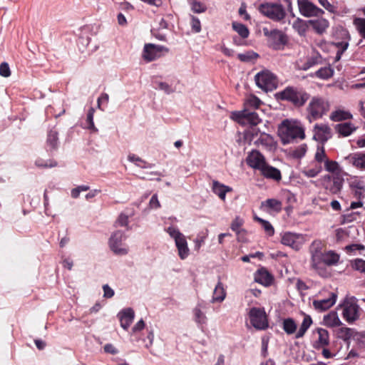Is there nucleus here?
I'll use <instances>...</instances> for the list:
<instances>
[{
    "label": "nucleus",
    "mask_w": 365,
    "mask_h": 365,
    "mask_svg": "<svg viewBox=\"0 0 365 365\" xmlns=\"http://www.w3.org/2000/svg\"><path fill=\"white\" fill-rule=\"evenodd\" d=\"M309 97L310 95L304 88L291 86L275 93L277 100L287 101L297 108L304 106Z\"/></svg>",
    "instance_id": "obj_1"
},
{
    "label": "nucleus",
    "mask_w": 365,
    "mask_h": 365,
    "mask_svg": "<svg viewBox=\"0 0 365 365\" xmlns=\"http://www.w3.org/2000/svg\"><path fill=\"white\" fill-rule=\"evenodd\" d=\"M279 135L283 144H287L297 138H305L304 130L302 128L291 124L288 120H284L279 129Z\"/></svg>",
    "instance_id": "obj_2"
},
{
    "label": "nucleus",
    "mask_w": 365,
    "mask_h": 365,
    "mask_svg": "<svg viewBox=\"0 0 365 365\" xmlns=\"http://www.w3.org/2000/svg\"><path fill=\"white\" fill-rule=\"evenodd\" d=\"M355 297H346L340 307H343L342 317L349 324H353L360 318V307Z\"/></svg>",
    "instance_id": "obj_3"
},
{
    "label": "nucleus",
    "mask_w": 365,
    "mask_h": 365,
    "mask_svg": "<svg viewBox=\"0 0 365 365\" xmlns=\"http://www.w3.org/2000/svg\"><path fill=\"white\" fill-rule=\"evenodd\" d=\"M320 182L327 193L338 195L341 191L344 179L342 175H324L320 178Z\"/></svg>",
    "instance_id": "obj_4"
},
{
    "label": "nucleus",
    "mask_w": 365,
    "mask_h": 365,
    "mask_svg": "<svg viewBox=\"0 0 365 365\" xmlns=\"http://www.w3.org/2000/svg\"><path fill=\"white\" fill-rule=\"evenodd\" d=\"M328 109L329 104L324 98L319 97L312 98L307 108L309 121L311 123L313 120L321 118Z\"/></svg>",
    "instance_id": "obj_5"
},
{
    "label": "nucleus",
    "mask_w": 365,
    "mask_h": 365,
    "mask_svg": "<svg viewBox=\"0 0 365 365\" xmlns=\"http://www.w3.org/2000/svg\"><path fill=\"white\" fill-rule=\"evenodd\" d=\"M257 86L265 91H272L277 88V76L268 70L257 73L255 76Z\"/></svg>",
    "instance_id": "obj_6"
},
{
    "label": "nucleus",
    "mask_w": 365,
    "mask_h": 365,
    "mask_svg": "<svg viewBox=\"0 0 365 365\" xmlns=\"http://www.w3.org/2000/svg\"><path fill=\"white\" fill-rule=\"evenodd\" d=\"M258 10L262 14L274 21H280L284 19L286 16L285 10L280 4H261Z\"/></svg>",
    "instance_id": "obj_7"
},
{
    "label": "nucleus",
    "mask_w": 365,
    "mask_h": 365,
    "mask_svg": "<svg viewBox=\"0 0 365 365\" xmlns=\"http://www.w3.org/2000/svg\"><path fill=\"white\" fill-rule=\"evenodd\" d=\"M245 138L249 141L250 144L253 141L254 144L257 146L262 145L269 148L273 146L274 143V138L271 135L265 133H261L259 135V130L256 128L247 130L245 133Z\"/></svg>",
    "instance_id": "obj_8"
},
{
    "label": "nucleus",
    "mask_w": 365,
    "mask_h": 365,
    "mask_svg": "<svg viewBox=\"0 0 365 365\" xmlns=\"http://www.w3.org/2000/svg\"><path fill=\"white\" fill-rule=\"evenodd\" d=\"M251 324L257 329L264 330L269 324L264 308L252 307L248 313Z\"/></svg>",
    "instance_id": "obj_9"
},
{
    "label": "nucleus",
    "mask_w": 365,
    "mask_h": 365,
    "mask_svg": "<svg viewBox=\"0 0 365 365\" xmlns=\"http://www.w3.org/2000/svg\"><path fill=\"white\" fill-rule=\"evenodd\" d=\"M235 119L240 123L249 124L255 126L261 123L262 120L255 110L250 109H243L240 111H236L232 113Z\"/></svg>",
    "instance_id": "obj_10"
},
{
    "label": "nucleus",
    "mask_w": 365,
    "mask_h": 365,
    "mask_svg": "<svg viewBox=\"0 0 365 365\" xmlns=\"http://www.w3.org/2000/svg\"><path fill=\"white\" fill-rule=\"evenodd\" d=\"M304 242V237L302 234H297L291 232H286L282 234V244L285 246L290 247L296 251L301 249Z\"/></svg>",
    "instance_id": "obj_11"
},
{
    "label": "nucleus",
    "mask_w": 365,
    "mask_h": 365,
    "mask_svg": "<svg viewBox=\"0 0 365 365\" xmlns=\"http://www.w3.org/2000/svg\"><path fill=\"white\" fill-rule=\"evenodd\" d=\"M163 51L168 53L169 49L164 46L145 43L143 51V58L146 62H151L160 58Z\"/></svg>",
    "instance_id": "obj_12"
},
{
    "label": "nucleus",
    "mask_w": 365,
    "mask_h": 365,
    "mask_svg": "<svg viewBox=\"0 0 365 365\" xmlns=\"http://www.w3.org/2000/svg\"><path fill=\"white\" fill-rule=\"evenodd\" d=\"M299 10L301 14L306 17L319 16L324 12L308 0H297Z\"/></svg>",
    "instance_id": "obj_13"
},
{
    "label": "nucleus",
    "mask_w": 365,
    "mask_h": 365,
    "mask_svg": "<svg viewBox=\"0 0 365 365\" xmlns=\"http://www.w3.org/2000/svg\"><path fill=\"white\" fill-rule=\"evenodd\" d=\"M125 237V233L121 230H117L111 235L109 239V246L115 254L125 255L128 253V250L125 248L120 247L122 241Z\"/></svg>",
    "instance_id": "obj_14"
},
{
    "label": "nucleus",
    "mask_w": 365,
    "mask_h": 365,
    "mask_svg": "<svg viewBox=\"0 0 365 365\" xmlns=\"http://www.w3.org/2000/svg\"><path fill=\"white\" fill-rule=\"evenodd\" d=\"M313 132V138L323 144L331 138V128L327 124H315Z\"/></svg>",
    "instance_id": "obj_15"
},
{
    "label": "nucleus",
    "mask_w": 365,
    "mask_h": 365,
    "mask_svg": "<svg viewBox=\"0 0 365 365\" xmlns=\"http://www.w3.org/2000/svg\"><path fill=\"white\" fill-rule=\"evenodd\" d=\"M118 318L120 322V327L125 331H128L130 324L133 323L135 318L134 310L130 308H125L120 310L117 314Z\"/></svg>",
    "instance_id": "obj_16"
},
{
    "label": "nucleus",
    "mask_w": 365,
    "mask_h": 365,
    "mask_svg": "<svg viewBox=\"0 0 365 365\" xmlns=\"http://www.w3.org/2000/svg\"><path fill=\"white\" fill-rule=\"evenodd\" d=\"M246 162L250 167L257 170H260L266 163L264 157L256 150H253L248 154Z\"/></svg>",
    "instance_id": "obj_17"
},
{
    "label": "nucleus",
    "mask_w": 365,
    "mask_h": 365,
    "mask_svg": "<svg viewBox=\"0 0 365 365\" xmlns=\"http://www.w3.org/2000/svg\"><path fill=\"white\" fill-rule=\"evenodd\" d=\"M337 294L334 292H330L327 299L314 300L313 306L316 310L324 312L331 307L336 301Z\"/></svg>",
    "instance_id": "obj_18"
},
{
    "label": "nucleus",
    "mask_w": 365,
    "mask_h": 365,
    "mask_svg": "<svg viewBox=\"0 0 365 365\" xmlns=\"http://www.w3.org/2000/svg\"><path fill=\"white\" fill-rule=\"evenodd\" d=\"M344 160L357 169L365 170V153H351Z\"/></svg>",
    "instance_id": "obj_19"
},
{
    "label": "nucleus",
    "mask_w": 365,
    "mask_h": 365,
    "mask_svg": "<svg viewBox=\"0 0 365 365\" xmlns=\"http://www.w3.org/2000/svg\"><path fill=\"white\" fill-rule=\"evenodd\" d=\"M211 190L223 202L225 201L226 194L233 190L232 187L225 185L217 180L212 181Z\"/></svg>",
    "instance_id": "obj_20"
},
{
    "label": "nucleus",
    "mask_w": 365,
    "mask_h": 365,
    "mask_svg": "<svg viewBox=\"0 0 365 365\" xmlns=\"http://www.w3.org/2000/svg\"><path fill=\"white\" fill-rule=\"evenodd\" d=\"M255 281L265 287H269L272 284L274 277L265 268H261L255 274Z\"/></svg>",
    "instance_id": "obj_21"
},
{
    "label": "nucleus",
    "mask_w": 365,
    "mask_h": 365,
    "mask_svg": "<svg viewBox=\"0 0 365 365\" xmlns=\"http://www.w3.org/2000/svg\"><path fill=\"white\" fill-rule=\"evenodd\" d=\"M343 40L341 41L334 42V45L338 48L335 56V61H339L344 52L349 47V41L350 36L349 32L346 30L342 31Z\"/></svg>",
    "instance_id": "obj_22"
},
{
    "label": "nucleus",
    "mask_w": 365,
    "mask_h": 365,
    "mask_svg": "<svg viewBox=\"0 0 365 365\" xmlns=\"http://www.w3.org/2000/svg\"><path fill=\"white\" fill-rule=\"evenodd\" d=\"M46 145L48 147V151L51 153L57 150L58 148V132L55 129V128H53L48 131Z\"/></svg>",
    "instance_id": "obj_23"
},
{
    "label": "nucleus",
    "mask_w": 365,
    "mask_h": 365,
    "mask_svg": "<svg viewBox=\"0 0 365 365\" xmlns=\"http://www.w3.org/2000/svg\"><path fill=\"white\" fill-rule=\"evenodd\" d=\"M262 175L268 179H272L279 181L282 179L281 172L279 169L267 165L266 163L259 170Z\"/></svg>",
    "instance_id": "obj_24"
},
{
    "label": "nucleus",
    "mask_w": 365,
    "mask_h": 365,
    "mask_svg": "<svg viewBox=\"0 0 365 365\" xmlns=\"http://www.w3.org/2000/svg\"><path fill=\"white\" fill-rule=\"evenodd\" d=\"M356 129L357 127L349 122L341 123L335 125L336 131L339 134V135L343 137L349 136Z\"/></svg>",
    "instance_id": "obj_25"
},
{
    "label": "nucleus",
    "mask_w": 365,
    "mask_h": 365,
    "mask_svg": "<svg viewBox=\"0 0 365 365\" xmlns=\"http://www.w3.org/2000/svg\"><path fill=\"white\" fill-rule=\"evenodd\" d=\"M178 250V255L181 259H186L189 255V248L184 235L175 241Z\"/></svg>",
    "instance_id": "obj_26"
},
{
    "label": "nucleus",
    "mask_w": 365,
    "mask_h": 365,
    "mask_svg": "<svg viewBox=\"0 0 365 365\" xmlns=\"http://www.w3.org/2000/svg\"><path fill=\"white\" fill-rule=\"evenodd\" d=\"M312 323V317L309 315L305 314L299 330L296 332L295 338L299 339L303 337Z\"/></svg>",
    "instance_id": "obj_27"
},
{
    "label": "nucleus",
    "mask_w": 365,
    "mask_h": 365,
    "mask_svg": "<svg viewBox=\"0 0 365 365\" xmlns=\"http://www.w3.org/2000/svg\"><path fill=\"white\" fill-rule=\"evenodd\" d=\"M339 255L330 250L323 253L322 263L327 266L336 265L339 262Z\"/></svg>",
    "instance_id": "obj_28"
},
{
    "label": "nucleus",
    "mask_w": 365,
    "mask_h": 365,
    "mask_svg": "<svg viewBox=\"0 0 365 365\" xmlns=\"http://www.w3.org/2000/svg\"><path fill=\"white\" fill-rule=\"evenodd\" d=\"M310 24L313 29L319 34L325 32L327 29L329 27V23L325 19H318L316 20L310 21Z\"/></svg>",
    "instance_id": "obj_29"
},
{
    "label": "nucleus",
    "mask_w": 365,
    "mask_h": 365,
    "mask_svg": "<svg viewBox=\"0 0 365 365\" xmlns=\"http://www.w3.org/2000/svg\"><path fill=\"white\" fill-rule=\"evenodd\" d=\"M324 322L329 327H339L342 324L336 312H331L327 315H325L324 317Z\"/></svg>",
    "instance_id": "obj_30"
},
{
    "label": "nucleus",
    "mask_w": 365,
    "mask_h": 365,
    "mask_svg": "<svg viewBox=\"0 0 365 365\" xmlns=\"http://www.w3.org/2000/svg\"><path fill=\"white\" fill-rule=\"evenodd\" d=\"M297 324L294 319L288 317L282 321V329L288 334L291 335L297 332Z\"/></svg>",
    "instance_id": "obj_31"
},
{
    "label": "nucleus",
    "mask_w": 365,
    "mask_h": 365,
    "mask_svg": "<svg viewBox=\"0 0 365 365\" xmlns=\"http://www.w3.org/2000/svg\"><path fill=\"white\" fill-rule=\"evenodd\" d=\"M324 169L329 172V175H341L342 170L339 164L334 160L328 159L324 163Z\"/></svg>",
    "instance_id": "obj_32"
},
{
    "label": "nucleus",
    "mask_w": 365,
    "mask_h": 365,
    "mask_svg": "<svg viewBox=\"0 0 365 365\" xmlns=\"http://www.w3.org/2000/svg\"><path fill=\"white\" fill-rule=\"evenodd\" d=\"M225 296L226 292L224 289L223 285L220 282H219L214 289L212 302H221L225 299Z\"/></svg>",
    "instance_id": "obj_33"
},
{
    "label": "nucleus",
    "mask_w": 365,
    "mask_h": 365,
    "mask_svg": "<svg viewBox=\"0 0 365 365\" xmlns=\"http://www.w3.org/2000/svg\"><path fill=\"white\" fill-rule=\"evenodd\" d=\"M352 118L350 112L344 110H336L331 113L330 119L334 122L346 120Z\"/></svg>",
    "instance_id": "obj_34"
},
{
    "label": "nucleus",
    "mask_w": 365,
    "mask_h": 365,
    "mask_svg": "<svg viewBox=\"0 0 365 365\" xmlns=\"http://www.w3.org/2000/svg\"><path fill=\"white\" fill-rule=\"evenodd\" d=\"M262 207L279 212L282 209V204L279 200L271 198L262 202Z\"/></svg>",
    "instance_id": "obj_35"
},
{
    "label": "nucleus",
    "mask_w": 365,
    "mask_h": 365,
    "mask_svg": "<svg viewBox=\"0 0 365 365\" xmlns=\"http://www.w3.org/2000/svg\"><path fill=\"white\" fill-rule=\"evenodd\" d=\"M94 113L95 109L93 107H90L86 114V126H85V128L89 130L91 133H98V129L95 126L93 121Z\"/></svg>",
    "instance_id": "obj_36"
},
{
    "label": "nucleus",
    "mask_w": 365,
    "mask_h": 365,
    "mask_svg": "<svg viewBox=\"0 0 365 365\" xmlns=\"http://www.w3.org/2000/svg\"><path fill=\"white\" fill-rule=\"evenodd\" d=\"M128 159L130 162L134 163L136 166L141 168H152L155 166V164L148 163L135 154H129Z\"/></svg>",
    "instance_id": "obj_37"
},
{
    "label": "nucleus",
    "mask_w": 365,
    "mask_h": 365,
    "mask_svg": "<svg viewBox=\"0 0 365 365\" xmlns=\"http://www.w3.org/2000/svg\"><path fill=\"white\" fill-rule=\"evenodd\" d=\"M311 263L312 267L314 269H317L320 267V264L322 262L323 253L318 249H311Z\"/></svg>",
    "instance_id": "obj_38"
},
{
    "label": "nucleus",
    "mask_w": 365,
    "mask_h": 365,
    "mask_svg": "<svg viewBox=\"0 0 365 365\" xmlns=\"http://www.w3.org/2000/svg\"><path fill=\"white\" fill-rule=\"evenodd\" d=\"M232 26L233 30L236 31L242 38H247L249 36V29L245 24L237 21H233Z\"/></svg>",
    "instance_id": "obj_39"
},
{
    "label": "nucleus",
    "mask_w": 365,
    "mask_h": 365,
    "mask_svg": "<svg viewBox=\"0 0 365 365\" xmlns=\"http://www.w3.org/2000/svg\"><path fill=\"white\" fill-rule=\"evenodd\" d=\"M259 57V54L253 51H247L243 53H239L237 58L242 62L250 63L254 62Z\"/></svg>",
    "instance_id": "obj_40"
},
{
    "label": "nucleus",
    "mask_w": 365,
    "mask_h": 365,
    "mask_svg": "<svg viewBox=\"0 0 365 365\" xmlns=\"http://www.w3.org/2000/svg\"><path fill=\"white\" fill-rule=\"evenodd\" d=\"M254 220L256 222H258L259 223L261 224L262 228L264 229V232H266V234L268 236L272 237L274 235V229L273 226L272 225V224L269 221L265 220H264L259 217H257V216H255L254 217Z\"/></svg>",
    "instance_id": "obj_41"
},
{
    "label": "nucleus",
    "mask_w": 365,
    "mask_h": 365,
    "mask_svg": "<svg viewBox=\"0 0 365 365\" xmlns=\"http://www.w3.org/2000/svg\"><path fill=\"white\" fill-rule=\"evenodd\" d=\"M262 101L257 96H250L244 103V109H250L252 110H255L259 107Z\"/></svg>",
    "instance_id": "obj_42"
},
{
    "label": "nucleus",
    "mask_w": 365,
    "mask_h": 365,
    "mask_svg": "<svg viewBox=\"0 0 365 365\" xmlns=\"http://www.w3.org/2000/svg\"><path fill=\"white\" fill-rule=\"evenodd\" d=\"M270 36L276 46L284 45L287 43L286 36L278 30L272 31Z\"/></svg>",
    "instance_id": "obj_43"
},
{
    "label": "nucleus",
    "mask_w": 365,
    "mask_h": 365,
    "mask_svg": "<svg viewBox=\"0 0 365 365\" xmlns=\"http://www.w3.org/2000/svg\"><path fill=\"white\" fill-rule=\"evenodd\" d=\"M153 88L156 90L163 91L166 94H170L175 91V88L166 82L155 81Z\"/></svg>",
    "instance_id": "obj_44"
},
{
    "label": "nucleus",
    "mask_w": 365,
    "mask_h": 365,
    "mask_svg": "<svg viewBox=\"0 0 365 365\" xmlns=\"http://www.w3.org/2000/svg\"><path fill=\"white\" fill-rule=\"evenodd\" d=\"M244 223V220L239 216H237L232 222L230 228L232 231L235 232L237 236H240L241 233H246L244 229H241Z\"/></svg>",
    "instance_id": "obj_45"
},
{
    "label": "nucleus",
    "mask_w": 365,
    "mask_h": 365,
    "mask_svg": "<svg viewBox=\"0 0 365 365\" xmlns=\"http://www.w3.org/2000/svg\"><path fill=\"white\" fill-rule=\"evenodd\" d=\"M317 333L319 334L318 343L322 346L329 345V336L328 331L322 328H319Z\"/></svg>",
    "instance_id": "obj_46"
},
{
    "label": "nucleus",
    "mask_w": 365,
    "mask_h": 365,
    "mask_svg": "<svg viewBox=\"0 0 365 365\" xmlns=\"http://www.w3.org/2000/svg\"><path fill=\"white\" fill-rule=\"evenodd\" d=\"M200 304H198L193 310L195 321L197 323L198 327L204 331V316L200 308Z\"/></svg>",
    "instance_id": "obj_47"
},
{
    "label": "nucleus",
    "mask_w": 365,
    "mask_h": 365,
    "mask_svg": "<svg viewBox=\"0 0 365 365\" xmlns=\"http://www.w3.org/2000/svg\"><path fill=\"white\" fill-rule=\"evenodd\" d=\"M334 71L331 67H323L316 71L317 77L322 79H328L333 76Z\"/></svg>",
    "instance_id": "obj_48"
},
{
    "label": "nucleus",
    "mask_w": 365,
    "mask_h": 365,
    "mask_svg": "<svg viewBox=\"0 0 365 365\" xmlns=\"http://www.w3.org/2000/svg\"><path fill=\"white\" fill-rule=\"evenodd\" d=\"M353 329L349 327H341L337 331V335L339 339L344 341H348L351 337Z\"/></svg>",
    "instance_id": "obj_49"
},
{
    "label": "nucleus",
    "mask_w": 365,
    "mask_h": 365,
    "mask_svg": "<svg viewBox=\"0 0 365 365\" xmlns=\"http://www.w3.org/2000/svg\"><path fill=\"white\" fill-rule=\"evenodd\" d=\"M319 4L323 6L326 10L332 14H339L338 7L329 3L328 0H318Z\"/></svg>",
    "instance_id": "obj_50"
},
{
    "label": "nucleus",
    "mask_w": 365,
    "mask_h": 365,
    "mask_svg": "<svg viewBox=\"0 0 365 365\" xmlns=\"http://www.w3.org/2000/svg\"><path fill=\"white\" fill-rule=\"evenodd\" d=\"M314 159L318 163H325V161L329 159L325 153L324 148L323 146L317 148Z\"/></svg>",
    "instance_id": "obj_51"
},
{
    "label": "nucleus",
    "mask_w": 365,
    "mask_h": 365,
    "mask_svg": "<svg viewBox=\"0 0 365 365\" xmlns=\"http://www.w3.org/2000/svg\"><path fill=\"white\" fill-rule=\"evenodd\" d=\"M351 267L354 269L361 273H365V260L362 259H356L351 262Z\"/></svg>",
    "instance_id": "obj_52"
},
{
    "label": "nucleus",
    "mask_w": 365,
    "mask_h": 365,
    "mask_svg": "<svg viewBox=\"0 0 365 365\" xmlns=\"http://www.w3.org/2000/svg\"><path fill=\"white\" fill-rule=\"evenodd\" d=\"M322 170V166L317 165L315 168L304 170L303 174L308 178H314L321 173Z\"/></svg>",
    "instance_id": "obj_53"
},
{
    "label": "nucleus",
    "mask_w": 365,
    "mask_h": 365,
    "mask_svg": "<svg viewBox=\"0 0 365 365\" xmlns=\"http://www.w3.org/2000/svg\"><path fill=\"white\" fill-rule=\"evenodd\" d=\"M190 26L192 31L194 33H199L201 31V23L200 19L197 17L192 15L190 16Z\"/></svg>",
    "instance_id": "obj_54"
},
{
    "label": "nucleus",
    "mask_w": 365,
    "mask_h": 365,
    "mask_svg": "<svg viewBox=\"0 0 365 365\" xmlns=\"http://www.w3.org/2000/svg\"><path fill=\"white\" fill-rule=\"evenodd\" d=\"M166 232L169 234V235L175 240V241L180 237H182V233L180 232L178 228H175L173 226H170L166 229Z\"/></svg>",
    "instance_id": "obj_55"
},
{
    "label": "nucleus",
    "mask_w": 365,
    "mask_h": 365,
    "mask_svg": "<svg viewBox=\"0 0 365 365\" xmlns=\"http://www.w3.org/2000/svg\"><path fill=\"white\" fill-rule=\"evenodd\" d=\"M354 24L357 26L361 36L365 38V19H355Z\"/></svg>",
    "instance_id": "obj_56"
},
{
    "label": "nucleus",
    "mask_w": 365,
    "mask_h": 365,
    "mask_svg": "<svg viewBox=\"0 0 365 365\" xmlns=\"http://www.w3.org/2000/svg\"><path fill=\"white\" fill-rule=\"evenodd\" d=\"M0 76L5 78L11 76V70L8 63L2 62L0 64Z\"/></svg>",
    "instance_id": "obj_57"
},
{
    "label": "nucleus",
    "mask_w": 365,
    "mask_h": 365,
    "mask_svg": "<svg viewBox=\"0 0 365 365\" xmlns=\"http://www.w3.org/2000/svg\"><path fill=\"white\" fill-rule=\"evenodd\" d=\"M293 28L297 31L300 35H303L305 33L306 28L304 22L298 19L293 24Z\"/></svg>",
    "instance_id": "obj_58"
},
{
    "label": "nucleus",
    "mask_w": 365,
    "mask_h": 365,
    "mask_svg": "<svg viewBox=\"0 0 365 365\" xmlns=\"http://www.w3.org/2000/svg\"><path fill=\"white\" fill-rule=\"evenodd\" d=\"M190 4L192 6V10L195 13H202V12L205 11V7L202 4H201L200 2L192 0L190 2Z\"/></svg>",
    "instance_id": "obj_59"
},
{
    "label": "nucleus",
    "mask_w": 365,
    "mask_h": 365,
    "mask_svg": "<svg viewBox=\"0 0 365 365\" xmlns=\"http://www.w3.org/2000/svg\"><path fill=\"white\" fill-rule=\"evenodd\" d=\"M365 249V246L361 244H351L345 247V250L347 252H352L356 250H364Z\"/></svg>",
    "instance_id": "obj_60"
},
{
    "label": "nucleus",
    "mask_w": 365,
    "mask_h": 365,
    "mask_svg": "<svg viewBox=\"0 0 365 365\" xmlns=\"http://www.w3.org/2000/svg\"><path fill=\"white\" fill-rule=\"evenodd\" d=\"M121 227H128V216L124 213H121L117 220L116 222Z\"/></svg>",
    "instance_id": "obj_61"
},
{
    "label": "nucleus",
    "mask_w": 365,
    "mask_h": 365,
    "mask_svg": "<svg viewBox=\"0 0 365 365\" xmlns=\"http://www.w3.org/2000/svg\"><path fill=\"white\" fill-rule=\"evenodd\" d=\"M103 297L109 299L114 296V290L108 285L104 284L103 286Z\"/></svg>",
    "instance_id": "obj_62"
},
{
    "label": "nucleus",
    "mask_w": 365,
    "mask_h": 365,
    "mask_svg": "<svg viewBox=\"0 0 365 365\" xmlns=\"http://www.w3.org/2000/svg\"><path fill=\"white\" fill-rule=\"evenodd\" d=\"M149 205L152 209H158L160 207V204L158 200L157 194H154L153 195H152L149 202Z\"/></svg>",
    "instance_id": "obj_63"
},
{
    "label": "nucleus",
    "mask_w": 365,
    "mask_h": 365,
    "mask_svg": "<svg viewBox=\"0 0 365 365\" xmlns=\"http://www.w3.org/2000/svg\"><path fill=\"white\" fill-rule=\"evenodd\" d=\"M246 9H247V5H246V4H245V3H244V2H242V3L241 4V6H240V9H239L238 12H239V14H240V16H244V19H245V21H249V20L250 19V14H248L247 13V10H246Z\"/></svg>",
    "instance_id": "obj_64"
}]
</instances>
